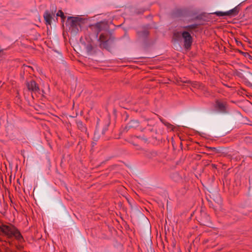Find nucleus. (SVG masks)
Here are the masks:
<instances>
[{"label": "nucleus", "mask_w": 252, "mask_h": 252, "mask_svg": "<svg viewBox=\"0 0 252 252\" xmlns=\"http://www.w3.org/2000/svg\"><path fill=\"white\" fill-rule=\"evenodd\" d=\"M84 24V19L79 17L68 16L66 21V26L70 32L75 35L81 31L82 27Z\"/></svg>", "instance_id": "2"}, {"label": "nucleus", "mask_w": 252, "mask_h": 252, "mask_svg": "<svg viewBox=\"0 0 252 252\" xmlns=\"http://www.w3.org/2000/svg\"><path fill=\"white\" fill-rule=\"evenodd\" d=\"M215 110L220 113L226 114L228 112L227 110V104L225 101L217 100L215 104Z\"/></svg>", "instance_id": "6"}, {"label": "nucleus", "mask_w": 252, "mask_h": 252, "mask_svg": "<svg viewBox=\"0 0 252 252\" xmlns=\"http://www.w3.org/2000/svg\"><path fill=\"white\" fill-rule=\"evenodd\" d=\"M184 40V47L185 49H190L193 42V38L188 31L182 32V37Z\"/></svg>", "instance_id": "5"}, {"label": "nucleus", "mask_w": 252, "mask_h": 252, "mask_svg": "<svg viewBox=\"0 0 252 252\" xmlns=\"http://www.w3.org/2000/svg\"><path fill=\"white\" fill-rule=\"evenodd\" d=\"M57 11V8L54 5L51 7L50 10H46L43 14V17L45 21L46 25H51L52 23V20L55 17V13Z\"/></svg>", "instance_id": "4"}, {"label": "nucleus", "mask_w": 252, "mask_h": 252, "mask_svg": "<svg viewBox=\"0 0 252 252\" xmlns=\"http://www.w3.org/2000/svg\"><path fill=\"white\" fill-rule=\"evenodd\" d=\"M236 75L237 76L241 78L242 79L243 82H244V78L246 77V73H245V74H243L242 73L240 72H237L236 73Z\"/></svg>", "instance_id": "21"}, {"label": "nucleus", "mask_w": 252, "mask_h": 252, "mask_svg": "<svg viewBox=\"0 0 252 252\" xmlns=\"http://www.w3.org/2000/svg\"><path fill=\"white\" fill-rule=\"evenodd\" d=\"M251 157H252V155L251 156Z\"/></svg>", "instance_id": "35"}, {"label": "nucleus", "mask_w": 252, "mask_h": 252, "mask_svg": "<svg viewBox=\"0 0 252 252\" xmlns=\"http://www.w3.org/2000/svg\"><path fill=\"white\" fill-rule=\"evenodd\" d=\"M61 19H62V22H63L64 21L65 18H66V16L64 15H63V16H62L61 17Z\"/></svg>", "instance_id": "27"}, {"label": "nucleus", "mask_w": 252, "mask_h": 252, "mask_svg": "<svg viewBox=\"0 0 252 252\" xmlns=\"http://www.w3.org/2000/svg\"><path fill=\"white\" fill-rule=\"evenodd\" d=\"M170 177L171 179L175 182H178L181 179V177L177 172L172 173Z\"/></svg>", "instance_id": "16"}, {"label": "nucleus", "mask_w": 252, "mask_h": 252, "mask_svg": "<svg viewBox=\"0 0 252 252\" xmlns=\"http://www.w3.org/2000/svg\"><path fill=\"white\" fill-rule=\"evenodd\" d=\"M243 54H248V55H249V54H248V53H243Z\"/></svg>", "instance_id": "32"}, {"label": "nucleus", "mask_w": 252, "mask_h": 252, "mask_svg": "<svg viewBox=\"0 0 252 252\" xmlns=\"http://www.w3.org/2000/svg\"><path fill=\"white\" fill-rule=\"evenodd\" d=\"M148 130H149L151 132H156V131L153 127H151V126H150V127L149 128H148Z\"/></svg>", "instance_id": "26"}, {"label": "nucleus", "mask_w": 252, "mask_h": 252, "mask_svg": "<svg viewBox=\"0 0 252 252\" xmlns=\"http://www.w3.org/2000/svg\"><path fill=\"white\" fill-rule=\"evenodd\" d=\"M214 14L219 17L227 16L226 12L217 11L215 12Z\"/></svg>", "instance_id": "20"}, {"label": "nucleus", "mask_w": 252, "mask_h": 252, "mask_svg": "<svg viewBox=\"0 0 252 252\" xmlns=\"http://www.w3.org/2000/svg\"><path fill=\"white\" fill-rule=\"evenodd\" d=\"M42 93H44V91L42 90Z\"/></svg>", "instance_id": "33"}, {"label": "nucleus", "mask_w": 252, "mask_h": 252, "mask_svg": "<svg viewBox=\"0 0 252 252\" xmlns=\"http://www.w3.org/2000/svg\"><path fill=\"white\" fill-rule=\"evenodd\" d=\"M177 251L178 252H181V250L180 249H177Z\"/></svg>", "instance_id": "31"}, {"label": "nucleus", "mask_w": 252, "mask_h": 252, "mask_svg": "<svg viewBox=\"0 0 252 252\" xmlns=\"http://www.w3.org/2000/svg\"><path fill=\"white\" fill-rule=\"evenodd\" d=\"M2 51V50H0V53Z\"/></svg>", "instance_id": "34"}, {"label": "nucleus", "mask_w": 252, "mask_h": 252, "mask_svg": "<svg viewBox=\"0 0 252 252\" xmlns=\"http://www.w3.org/2000/svg\"><path fill=\"white\" fill-rule=\"evenodd\" d=\"M63 15H64L63 12L61 10H60L56 13V18L57 19V17H58V16L61 17L62 16H63Z\"/></svg>", "instance_id": "23"}, {"label": "nucleus", "mask_w": 252, "mask_h": 252, "mask_svg": "<svg viewBox=\"0 0 252 252\" xmlns=\"http://www.w3.org/2000/svg\"><path fill=\"white\" fill-rule=\"evenodd\" d=\"M26 84L29 91L40 94L39 86L34 80H32L30 81H27Z\"/></svg>", "instance_id": "9"}, {"label": "nucleus", "mask_w": 252, "mask_h": 252, "mask_svg": "<svg viewBox=\"0 0 252 252\" xmlns=\"http://www.w3.org/2000/svg\"><path fill=\"white\" fill-rule=\"evenodd\" d=\"M198 25L197 24H192V25L184 26L183 28L184 29L187 30L189 31H191L192 30L195 29H196L197 28H198Z\"/></svg>", "instance_id": "17"}, {"label": "nucleus", "mask_w": 252, "mask_h": 252, "mask_svg": "<svg viewBox=\"0 0 252 252\" xmlns=\"http://www.w3.org/2000/svg\"><path fill=\"white\" fill-rule=\"evenodd\" d=\"M107 130V127H105V128H103V130H102V134H104L105 131Z\"/></svg>", "instance_id": "29"}, {"label": "nucleus", "mask_w": 252, "mask_h": 252, "mask_svg": "<svg viewBox=\"0 0 252 252\" xmlns=\"http://www.w3.org/2000/svg\"><path fill=\"white\" fill-rule=\"evenodd\" d=\"M245 140L247 143H252V138L251 137H250V136L246 137Z\"/></svg>", "instance_id": "24"}, {"label": "nucleus", "mask_w": 252, "mask_h": 252, "mask_svg": "<svg viewBox=\"0 0 252 252\" xmlns=\"http://www.w3.org/2000/svg\"><path fill=\"white\" fill-rule=\"evenodd\" d=\"M199 83L198 82H195L194 83H193L192 84V86L194 88H198L199 87Z\"/></svg>", "instance_id": "25"}, {"label": "nucleus", "mask_w": 252, "mask_h": 252, "mask_svg": "<svg viewBox=\"0 0 252 252\" xmlns=\"http://www.w3.org/2000/svg\"><path fill=\"white\" fill-rule=\"evenodd\" d=\"M92 29L95 32V37H97L98 33L103 30H106L108 29L107 23L103 22H97L94 25H92Z\"/></svg>", "instance_id": "8"}, {"label": "nucleus", "mask_w": 252, "mask_h": 252, "mask_svg": "<svg viewBox=\"0 0 252 252\" xmlns=\"http://www.w3.org/2000/svg\"><path fill=\"white\" fill-rule=\"evenodd\" d=\"M147 252H155L154 250L152 247H150L149 249H147Z\"/></svg>", "instance_id": "28"}, {"label": "nucleus", "mask_w": 252, "mask_h": 252, "mask_svg": "<svg viewBox=\"0 0 252 252\" xmlns=\"http://www.w3.org/2000/svg\"><path fill=\"white\" fill-rule=\"evenodd\" d=\"M240 9L238 7V6H237L235 7L234 8L226 11V15L227 16L233 17L236 16L239 12Z\"/></svg>", "instance_id": "13"}, {"label": "nucleus", "mask_w": 252, "mask_h": 252, "mask_svg": "<svg viewBox=\"0 0 252 252\" xmlns=\"http://www.w3.org/2000/svg\"><path fill=\"white\" fill-rule=\"evenodd\" d=\"M98 41L99 42V47L101 49H105L110 51L112 47V44L114 41V38L107 33L100 34Z\"/></svg>", "instance_id": "3"}, {"label": "nucleus", "mask_w": 252, "mask_h": 252, "mask_svg": "<svg viewBox=\"0 0 252 252\" xmlns=\"http://www.w3.org/2000/svg\"><path fill=\"white\" fill-rule=\"evenodd\" d=\"M0 232L8 239L14 237L19 243L24 242V239L19 230L13 225H0Z\"/></svg>", "instance_id": "1"}, {"label": "nucleus", "mask_w": 252, "mask_h": 252, "mask_svg": "<svg viewBox=\"0 0 252 252\" xmlns=\"http://www.w3.org/2000/svg\"><path fill=\"white\" fill-rule=\"evenodd\" d=\"M139 126V122L137 120H131L125 126L124 130L127 131L130 129H135Z\"/></svg>", "instance_id": "11"}, {"label": "nucleus", "mask_w": 252, "mask_h": 252, "mask_svg": "<svg viewBox=\"0 0 252 252\" xmlns=\"http://www.w3.org/2000/svg\"><path fill=\"white\" fill-rule=\"evenodd\" d=\"M136 34L139 39L146 41L149 35V32L147 29L143 28L141 30L137 31Z\"/></svg>", "instance_id": "10"}, {"label": "nucleus", "mask_w": 252, "mask_h": 252, "mask_svg": "<svg viewBox=\"0 0 252 252\" xmlns=\"http://www.w3.org/2000/svg\"><path fill=\"white\" fill-rule=\"evenodd\" d=\"M183 11L181 9H177L172 12V15L174 18L180 17L183 16Z\"/></svg>", "instance_id": "15"}, {"label": "nucleus", "mask_w": 252, "mask_h": 252, "mask_svg": "<svg viewBox=\"0 0 252 252\" xmlns=\"http://www.w3.org/2000/svg\"><path fill=\"white\" fill-rule=\"evenodd\" d=\"M160 120L165 126H167L168 127L170 128L172 127L173 126L172 125L167 122H166L163 119H160Z\"/></svg>", "instance_id": "22"}, {"label": "nucleus", "mask_w": 252, "mask_h": 252, "mask_svg": "<svg viewBox=\"0 0 252 252\" xmlns=\"http://www.w3.org/2000/svg\"><path fill=\"white\" fill-rule=\"evenodd\" d=\"M77 126L78 128L82 131L86 130V127L84 126L83 124L81 121H79L77 123Z\"/></svg>", "instance_id": "19"}, {"label": "nucleus", "mask_w": 252, "mask_h": 252, "mask_svg": "<svg viewBox=\"0 0 252 252\" xmlns=\"http://www.w3.org/2000/svg\"><path fill=\"white\" fill-rule=\"evenodd\" d=\"M245 84L252 88V73L249 71L246 72V77L244 78Z\"/></svg>", "instance_id": "12"}, {"label": "nucleus", "mask_w": 252, "mask_h": 252, "mask_svg": "<svg viewBox=\"0 0 252 252\" xmlns=\"http://www.w3.org/2000/svg\"><path fill=\"white\" fill-rule=\"evenodd\" d=\"M206 149L207 152L212 153H210V154H217L220 152V150L216 147H206Z\"/></svg>", "instance_id": "14"}, {"label": "nucleus", "mask_w": 252, "mask_h": 252, "mask_svg": "<svg viewBox=\"0 0 252 252\" xmlns=\"http://www.w3.org/2000/svg\"><path fill=\"white\" fill-rule=\"evenodd\" d=\"M88 43L85 45V48L88 55H94L96 54L99 50L97 46L94 43L92 39L88 40Z\"/></svg>", "instance_id": "7"}, {"label": "nucleus", "mask_w": 252, "mask_h": 252, "mask_svg": "<svg viewBox=\"0 0 252 252\" xmlns=\"http://www.w3.org/2000/svg\"><path fill=\"white\" fill-rule=\"evenodd\" d=\"M173 37L177 40H179L182 37V32H177L173 33Z\"/></svg>", "instance_id": "18"}, {"label": "nucleus", "mask_w": 252, "mask_h": 252, "mask_svg": "<svg viewBox=\"0 0 252 252\" xmlns=\"http://www.w3.org/2000/svg\"><path fill=\"white\" fill-rule=\"evenodd\" d=\"M203 214H204V215H205V217H206V219H208V216H207V215H206V213H203Z\"/></svg>", "instance_id": "30"}]
</instances>
